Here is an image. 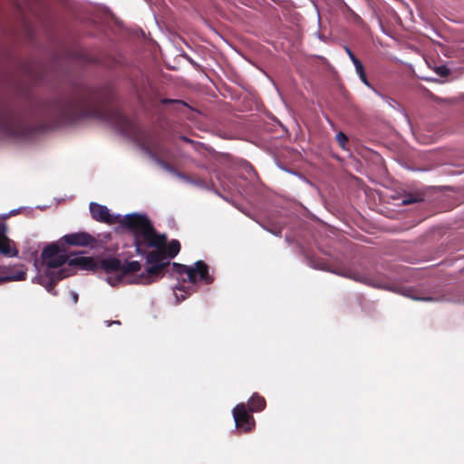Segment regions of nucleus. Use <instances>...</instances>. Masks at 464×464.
<instances>
[{
    "instance_id": "f257e3e1",
    "label": "nucleus",
    "mask_w": 464,
    "mask_h": 464,
    "mask_svg": "<svg viewBox=\"0 0 464 464\" xmlns=\"http://www.w3.org/2000/svg\"><path fill=\"white\" fill-rule=\"evenodd\" d=\"M111 100L107 89L82 88L72 94L39 102L37 113L53 127L96 119L116 125L123 133H132L134 123L119 110L111 108Z\"/></svg>"
},
{
    "instance_id": "f03ea898",
    "label": "nucleus",
    "mask_w": 464,
    "mask_h": 464,
    "mask_svg": "<svg viewBox=\"0 0 464 464\" xmlns=\"http://www.w3.org/2000/svg\"><path fill=\"white\" fill-rule=\"evenodd\" d=\"M154 238L160 243L156 246H149V247L155 248L154 250L145 251L146 263L150 266L139 276L138 283L149 285L161 278L165 273L174 274L169 259L174 258L179 253L181 247L179 241L172 239L168 242L167 236L158 232Z\"/></svg>"
},
{
    "instance_id": "7ed1b4c3",
    "label": "nucleus",
    "mask_w": 464,
    "mask_h": 464,
    "mask_svg": "<svg viewBox=\"0 0 464 464\" xmlns=\"http://www.w3.org/2000/svg\"><path fill=\"white\" fill-rule=\"evenodd\" d=\"M117 223L132 233L138 255H145L144 246L149 247V246H156L160 243L159 240H154L157 230L144 214L132 213L124 217L119 216Z\"/></svg>"
},
{
    "instance_id": "20e7f679",
    "label": "nucleus",
    "mask_w": 464,
    "mask_h": 464,
    "mask_svg": "<svg viewBox=\"0 0 464 464\" xmlns=\"http://www.w3.org/2000/svg\"><path fill=\"white\" fill-rule=\"evenodd\" d=\"M29 128L24 115L12 105L0 102V131L9 136H23Z\"/></svg>"
},
{
    "instance_id": "39448f33",
    "label": "nucleus",
    "mask_w": 464,
    "mask_h": 464,
    "mask_svg": "<svg viewBox=\"0 0 464 464\" xmlns=\"http://www.w3.org/2000/svg\"><path fill=\"white\" fill-rule=\"evenodd\" d=\"M172 271L174 274L183 276L187 275L188 281L191 284L202 282L205 285H210L214 282V277L209 274L208 266L202 260H198L194 266H188L179 263H172Z\"/></svg>"
},
{
    "instance_id": "423d86ee",
    "label": "nucleus",
    "mask_w": 464,
    "mask_h": 464,
    "mask_svg": "<svg viewBox=\"0 0 464 464\" xmlns=\"http://www.w3.org/2000/svg\"><path fill=\"white\" fill-rule=\"evenodd\" d=\"M233 417L237 429L247 433L251 432L256 426V421L249 411L246 409L245 403L237 404L233 411Z\"/></svg>"
},
{
    "instance_id": "0eeeda50",
    "label": "nucleus",
    "mask_w": 464,
    "mask_h": 464,
    "mask_svg": "<svg viewBox=\"0 0 464 464\" xmlns=\"http://www.w3.org/2000/svg\"><path fill=\"white\" fill-rule=\"evenodd\" d=\"M41 256L48 268H59L68 260V256L61 253L59 246L56 244H51L44 247Z\"/></svg>"
},
{
    "instance_id": "6e6552de",
    "label": "nucleus",
    "mask_w": 464,
    "mask_h": 464,
    "mask_svg": "<svg viewBox=\"0 0 464 464\" xmlns=\"http://www.w3.org/2000/svg\"><path fill=\"white\" fill-rule=\"evenodd\" d=\"M89 208L92 218L98 222L112 225L119 221L120 215H111L110 210L106 206L91 202Z\"/></svg>"
},
{
    "instance_id": "1a4fd4ad",
    "label": "nucleus",
    "mask_w": 464,
    "mask_h": 464,
    "mask_svg": "<svg viewBox=\"0 0 464 464\" xmlns=\"http://www.w3.org/2000/svg\"><path fill=\"white\" fill-rule=\"evenodd\" d=\"M71 276V273L69 272L68 269H65V268H61L59 269L57 272H53V271H48L46 273V276L44 277V278H41V285H43L45 289L53 294V295H56V291H55V286H56V284L58 283V281L65 278V277H68Z\"/></svg>"
},
{
    "instance_id": "9d476101",
    "label": "nucleus",
    "mask_w": 464,
    "mask_h": 464,
    "mask_svg": "<svg viewBox=\"0 0 464 464\" xmlns=\"http://www.w3.org/2000/svg\"><path fill=\"white\" fill-rule=\"evenodd\" d=\"M6 225L0 221V254L4 256H16L18 250L14 242L6 236Z\"/></svg>"
},
{
    "instance_id": "9b49d317",
    "label": "nucleus",
    "mask_w": 464,
    "mask_h": 464,
    "mask_svg": "<svg viewBox=\"0 0 464 464\" xmlns=\"http://www.w3.org/2000/svg\"><path fill=\"white\" fill-rule=\"evenodd\" d=\"M61 241L69 246H87L94 243L95 238L87 232H77L63 236Z\"/></svg>"
},
{
    "instance_id": "f8f14e48",
    "label": "nucleus",
    "mask_w": 464,
    "mask_h": 464,
    "mask_svg": "<svg viewBox=\"0 0 464 464\" xmlns=\"http://www.w3.org/2000/svg\"><path fill=\"white\" fill-rule=\"evenodd\" d=\"M321 269L330 271L334 274L352 279V280L359 282V283L368 284V278L366 276H364L363 274H362L358 271H355L350 267L332 268V266H321Z\"/></svg>"
},
{
    "instance_id": "ddd939ff",
    "label": "nucleus",
    "mask_w": 464,
    "mask_h": 464,
    "mask_svg": "<svg viewBox=\"0 0 464 464\" xmlns=\"http://www.w3.org/2000/svg\"><path fill=\"white\" fill-rule=\"evenodd\" d=\"M66 263H68L70 266H79L87 271H96L99 268V264L92 256L68 257Z\"/></svg>"
},
{
    "instance_id": "4468645a",
    "label": "nucleus",
    "mask_w": 464,
    "mask_h": 464,
    "mask_svg": "<svg viewBox=\"0 0 464 464\" xmlns=\"http://www.w3.org/2000/svg\"><path fill=\"white\" fill-rule=\"evenodd\" d=\"M3 273L5 274L6 276L12 277L8 279V282L11 281H23L26 278V267L23 264H17L14 266H2Z\"/></svg>"
},
{
    "instance_id": "2eb2a0df",
    "label": "nucleus",
    "mask_w": 464,
    "mask_h": 464,
    "mask_svg": "<svg viewBox=\"0 0 464 464\" xmlns=\"http://www.w3.org/2000/svg\"><path fill=\"white\" fill-rule=\"evenodd\" d=\"M121 261L119 258L116 257H107L103 258L99 267L104 270L106 273H112V272H121Z\"/></svg>"
},
{
    "instance_id": "dca6fc26",
    "label": "nucleus",
    "mask_w": 464,
    "mask_h": 464,
    "mask_svg": "<svg viewBox=\"0 0 464 464\" xmlns=\"http://www.w3.org/2000/svg\"><path fill=\"white\" fill-rule=\"evenodd\" d=\"M247 406L250 412H258L266 408V401L265 398L258 393H254L248 400Z\"/></svg>"
},
{
    "instance_id": "f3484780",
    "label": "nucleus",
    "mask_w": 464,
    "mask_h": 464,
    "mask_svg": "<svg viewBox=\"0 0 464 464\" xmlns=\"http://www.w3.org/2000/svg\"><path fill=\"white\" fill-rule=\"evenodd\" d=\"M175 174L180 178L181 179H183L184 181L188 182V183H190V184H193V185H196L198 187H200V188H209V184L207 180L205 179H202L198 177H195V176H190V175H188V174H184V173H180L179 171H175Z\"/></svg>"
},
{
    "instance_id": "a211bd4d",
    "label": "nucleus",
    "mask_w": 464,
    "mask_h": 464,
    "mask_svg": "<svg viewBox=\"0 0 464 464\" xmlns=\"http://www.w3.org/2000/svg\"><path fill=\"white\" fill-rule=\"evenodd\" d=\"M141 268L140 262L138 261H126L124 264H121V273L123 276L139 272Z\"/></svg>"
},
{
    "instance_id": "6ab92c4d",
    "label": "nucleus",
    "mask_w": 464,
    "mask_h": 464,
    "mask_svg": "<svg viewBox=\"0 0 464 464\" xmlns=\"http://www.w3.org/2000/svg\"><path fill=\"white\" fill-rule=\"evenodd\" d=\"M353 65L355 67V71H356L357 74L359 75L361 81L366 86L372 88L370 82L368 81V78H367V75H366V72H365V70H364V67H363V64L362 63V62L361 61L355 62V63H353Z\"/></svg>"
},
{
    "instance_id": "aec40b11",
    "label": "nucleus",
    "mask_w": 464,
    "mask_h": 464,
    "mask_svg": "<svg viewBox=\"0 0 464 464\" xmlns=\"http://www.w3.org/2000/svg\"><path fill=\"white\" fill-rule=\"evenodd\" d=\"M410 293H412V290H407V293H405L404 295L410 296L411 298H412L414 300H419V301L433 302V301H440L443 299V298L432 297V296L413 295H410Z\"/></svg>"
},
{
    "instance_id": "412c9836",
    "label": "nucleus",
    "mask_w": 464,
    "mask_h": 464,
    "mask_svg": "<svg viewBox=\"0 0 464 464\" xmlns=\"http://www.w3.org/2000/svg\"><path fill=\"white\" fill-rule=\"evenodd\" d=\"M335 139H336V141L338 142L339 146L343 150H346L347 149L348 138H347V136L343 131H339L336 134Z\"/></svg>"
},
{
    "instance_id": "4be33fe9",
    "label": "nucleus",
    "mask_w": 464,
    "mask_h": 464,
    "mask_svg": "<svg viewBox=\"0 0 464 464\" xmlns=\"http://www.w3.org/2000/svg\"><path fill=\"white\" fill-rule=\"evenodd\" d=\"M160 102L164 105L175 104V105H179V106H188V104L185 102H183L181 100H175V99L163 98V99H161Z\"/></svg>"
},
{
    "instance_id": "5701e85b",
    "label": "nucleus",
    "mask_w": 464,
    "mask_h": 464,
    "mask_svg": "<svg viewBox=\"0 0 464 464\" xmlns=\"http://www.w3.org/2000/svg\"><path fill=\"white\" fill-rule=\"evenodd\" d=\"M420 200H421V198L420 197H414L412 195H410V196H407L402 200V203H403V205H410V204H412V203H415V202H419Z\"/></svg>"
},
{
    "instance_id": "b1692460",
    "label": "nucleus",
    "mask_w": 464,
    "mask_h": 464,
    "mask_svg": "<svg viewBox=\"0 0 464 464\" xmlns=\"http://www.w3.org/2000/svg\"><path fill=\"white\" fill-rule=\"evenodd\" d=\"M122 277H123L122 274H121L120 276H109L107 278V281L111 285L114 286L122 280Z\"/></svg>"
},
{
    "instance_id": "393cba45",
    "label": "nucleus",
    "mask_w": 464,
    "mask_h": 464,
    "mask_svg": "<svg viewBox=\"0 0 464 464\" xmlns=\"http://www.w3.org/2000/svg\"><path fill=\"white\" fill-rule=\"evenodd\" d=\"M437 72L440 76L445 77V76L449 75L450 70L446 66H440V67L437 68Z\"/></svg>"
},
{
    "instance_id": "a878e982",
    "label": "nucleus",
    "mask_w": 464,
    "mask_h": 464,
    "mask_svg": "<svg viewBox=\"0 0 464 464\" xmlns=\"http://www.w3.org/2000/svg\"><path fill=\"white\" fill-rule=\"evenodd\" d=\"M3 272H4V270L2 269V266H0V285L8 283V279L12 278V277L6 276L5 274Z\"/></svg>"
},
{
    "instance_id": "bb28decb",
    "label": "nucleus",
    "mask_w": 464,
    "mask_h": 464,
    "mask_svg": "<svg viewBox=\"0 0 464 464\" xmlns=\"http://www.w3.org/2000/svg\"><path fill=\"white\" fill-rule=\"evenodd\" d=\"M345 51L350 57L353 63H355V62H359L360 60L354 55V53L352 52V50L349 47H345Z\"/></svg>"
},
{
    "instance_id": "cd10ccee",
    "label": "nucleus",
    "mask_w": 464,
    "mask_h": 464,
    "mask_svg": "<svg viewBox=\"0 0 464 464\" xmlns=\"http://www.w3.org/2000/svg\"><path fill=\"white\" fill-rule=\"evenodd\" d=\"M180 140L185 141V142H187V143H189V144H197V142L195 140H191V139H189V138H188L186 136H183V135L180 136Z\"/></svg>"
},
{
    "instance_id": "c85d7f7f",
    "label": "nucleus",
    "mask_w": 464,
    "mask_h": 464,
    "mask_svg": "<svg viewBox=\"0 0 464 464\" xmlns=\"http://www.w3.org/2000/svg\"><path fill=\"white\" fill-rule=\"evenodd\" d=\"M72 295L73 303L76 304L78 302V298H79L78 294L72 292Z\"/></svg>"
},
{
    "instance_id": "c756f323",
    "label": "nucleus",
    "mask_w": 464,
    "mask_h": 464,
    "mask_svg": "<svg viewBox=\"0 0 464 464\" xmlns=\"http://www.w3.org/2000/svg\"><path fill=\"white\" fill-rule=\"evenodd\" d=\"M164 168H165L166 169H168V170H170V171H172V170H173V168H172L169 164H167V163H165V164H164Z\"/></svg>"
},
{
    "instance_id": "7c9ffc66",
    "label": "nucleus",
    "mask_w": 464,
    "mask_h": 464,
    "mask_svg": "<svg viewBox=\"0 0 464 464\" xmlns=\"http://www.w3.org/2000/svg\"><path fill=\"white\" fill-rule=\"evenodd\" d=\"M112 324H121V322L120 321L108 322L107 325L111 326Z\"/></svg>"
}]
</instances>
